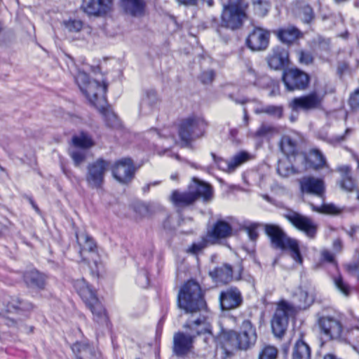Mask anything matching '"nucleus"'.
Masks as SVG:
<instances>
[{"mask_svg":"<svg viewBox=\"0 0 359 359\" xmlns=\"http://www.w3.org/2000/svg\"><path fill=\"white\" fill-rule=\"evenodd\" d=\"M69 154L76 167H79L87 158V153L83 150L70 149Z\"/></svg>","mask_w":359,"mask_h":359,"instance_id":"49530a36","label":"nucleus"},{"mask_svg":"<svg viewBox=\"0 0 359 359\" xmlns=\"http://www.w3.org/2000/svg\"><path fill=\"white\" fill-rule=\"evenodd\" d=\"M292 356V359H311V348L302 338L295 342Z\"/></svg>","mask_w":359,"mask_h":359,"instance_id":"72a5a7b5","label":"nucleus"},{"mask_svg":"<svg viewBox=\"0 0 359 359\" xmlns=\"http://www.w3.org/2000/svg\"><path fill=\"white\" fill-rule=\"evenodd\" d=\"M242 269L239 270L238 275L233 278V267L229 264H222L220 266L215 267L209 271V276L217 283L227 284L233 280H239L241 278Z\"/></svg>","mask_w":359,"mask_h":359,"instance_id":"aec40b11","label":"nucleus"},{"mask_svg":"<svg viewBox=\"0 0 359 359\" xmlns=\"http://www.w3.org/2000/svg\"><path fill=\"white\" fill-rule=\"evenodd\" d=\"M254 11L259 16H265L269 13L271 4L269 0H251Z\"/></svg>","mask_w":359,"mask_h":359,"instance_id":"a19ab883","label":"nucleus"},{"mask_svg":"<svg viewBox=\"0 0 359 359\" xmlns=\"http://www.w3.org/2000/svg\"><path fill=\"white\" fill-rule=\"evenodd\" d=\"M276 133L274 127L262 123L257 130L252 135L253 138L263 139L271 137Z\"/></svg>","mask_w":359,"mask_h":359,"instance_id":"c03bdc74","label":"nucleus"},{"mask_svg":"<svg viewBox=\"0 0 359 359\" xmlns=\"http://www.w3.org/2000/svg\"><path fill=\"white\" fill-rule=\"evenodd\" d=\"M189 188L194 195V201L202 199L205 203L211 201L213 198V189L210 184L201 181L196 178H193L192 182Z\"/></svg>","mask_w":359,"mask_h":359,"instance_id":"5701e85b","label":"nucleus"},{"mask_svg":"<svg viewBox=\"0 0 359 359\" xmlns=\"http://www.w3.org/2000/svg\"><path fill=\"white\" fill-rule=\"evenodd\" d=\"M159 184V182H154L152 183H149V184H146L143 188H142V190L144 192H147L149 191V189H150V187L152 185V186H156L157 184Z\"/></svg>","mask_w":359,"mask_h":359,"instance_id":"774afa93","label":"nucleus"},{"mask_svg":"<svg viewBox=\"0 0 359 359\" xmlns=\"http://www.w3.org/2000/svg\"><path fill=\"white\" fill-rule=\"evenodd\" d=\"M299 185L302 193L313 194L324 200L325 187L323 180L311 176L304 177L299 180Z\"/></svg>","mask_w":359,"mask_h":359,"instance_id":"412c9836","label":"nucleus"},{"mask_svg":"<svg viewBox=\"0 0 359 359\" xmlns=\"http://www.w3.org/2000/svg\"><path fill=\"white\" fill-rule=\"evenodd\" d=\"M75 81L91 104L97 108L106 104L107 83L105 79H102L100 81L98 79L90 80L86 72L79 71L75 76Z\"/></svg>","mask_w":359,"mask_h":359,"instance_id":"39448f33","label":"nucleus"},{"mask_svg":"<svg viewBox=\"0 0 359 359\" xmlns=\"http://www.w3.org/2000/svg\"><path fill=\"white\" fill-rule=\"evenodd\" d=\"M114 0H83L82 11L88 15L103 16L111 12Z\"/></svg>","mask_w":359,"mask_h":359,"instance_id":"f3484780","label":"nucleus"},{"mask_svg":"<svg viewBox=\"0 0 359 359\" xmlns=\"http://www.w3.org/2000/svg\"><path fill=\"white\" fill-rule=\"evenodd\" d=\"M277 172L283 177H287L291 175L297 173V170L292 166L288 160L278 161Z\"/></svg>","mask_w":359,"mask_h":359,"instance_id":"79ce46f5","label":"nucleus"},{"mask_svg":"<svg viewBox=\"0 0 359 359\" xmlns=\"http://www.w3.org/2000/svg\"><path fill=\"white\" fill-rule=\"evenodd\" d=\"M232 218H229V221L218 219L213 225L211 230L207 232V236L212 241V244H216L221 239L230 237L232 235V226L230 222Z\"/></svg>","mask_w":359,"mask_h":359,"instance_id":"4be33fe9","label":"nucleus"},{"mask_svg":"<svg viewBox=\"0 0 359 359\" xmlns=\"http://www.w3.org/2000/svg\"><path fill=\"white\" fill-rule=\"evenodd\" d=\"M105 104L100 105L97 109L102 114L107 126L116 128L119 126V121L116 115L110 109L106 108Z\"/></svg>","mask_w":359,"mask_h":359,"instance_id":"4c0bfd02","label":"nucleus"},{"mask_svg":"<svg viewBox=\"0 0 359 359\" xmlns=\"http://www.w3.org/2000/svg\"><path fill=\"white\" fill-rule=\"evenodd\" d=\"M333 283L335 288L344 297H348L352 292L353 288L351 285L345 281L341 274L334 276L332 278Z\"/></svg>","mask_w":359,"mask_h":359,"instance_id":"58836bf2","label":"nucleus"},{"mask_svg":"<svg viewBox=\"0 0 359 359\" xmlns=\"http://www.w3.org/2000/svg\"><path fill=\"white\" fill-rule=\"evenodd\" d=\"M176 1L180 5L189 6L196 5L198 0H176Z\"/></svg>","mask_w":359,"mask_h":359,"instance_id":"0e129e2a","label":"nucleus"},{"mask_svg":"<svg viewBox=\"0 0 359 359\" xmlns=\"http://www.w3.org/2000/svg\"><path fill=\"white\" fill-rule=\"evenodd\" d=\"M212 244V241L208 237L207 235L201 237L199 240L192 243L186 250L188 254L198 256L202 254L204 250Z\"/></svg>","mask_w":359,"mask_h":359,"instance_id":"c9c22d12","label":"nucleus"},{"mask_svg":"<svg viewBox=\"0 0 359 359\" xmlns=\"http://www.w3.org/2000/svg\"><path fill=\"white\" fill-rule=\"evenodd\" d=\"M358 231H359V226H351L350 229L347 231V233L350 237L353 238Z\"/></svg>","mask_w":359,"mask_h":359,"instance_id":"69168bd1","label":"nucleus"},{"mask_svg":"<svg viewBox=\"0 0 359 359\" xmlns=\"http://www.w3.org/2000/svg\"><path fill=\"white\" fill-rule=\"evenodd\" d=\"M207 123L201 116H190L183 119L179 126V135L185 145L192 139L199 137L204 133Z\"/></svg>","mask_w":359,"mask_h":359,"instance_id":"1a4fd4ad","label":"nucleus"},{"mask_svg":"<svg viewBox=\"0 0 359 359\" xmlns=\"http://www.w3.org/2000/svg\"><path fill=\"white\" fill-rule=\"evenodd\" d=\"M63 25L68 32L75 33L80 32L83 27V22L79 20L70 19L69 20L65 21Z\"/></svg>","mask_w":359,"mask_h":359,"instance_id":"de8ad7c7","label":"nucleus"},{"mask_svg":"<svg viewBox=\"0 0 359 359\" xmlns=\"http://www.w3.org/2000/svg\"><path fill=\"white\" fill-rule=\"evenodd\" d=\"M72 144L75 148L88 149L95 145V142L90 135L85 132H81L72 137Z\"/></svg>","mask_w":359,"mask_h":359,"instance_id":"f704fd0d","label":"nucleus"},{"mask_svg":"<svg viewBox=\"0 0 359 359\" xmlns=\"http://www.w3.org/2000/svg\"><path fill=\"white\" fill-rule=\"evenodd\" d=\"M11 308L18 311L27 312L34 309V305L27 301H24L18 297L13 298L9 303Z\"/></svg>","mask_w":359,"mask_h":359,"instance_id":"37998d69","label":"nucleus"},{"mask_svg":"<svg viewBox=\"0 0 359 359\" xmlns=\"http://www.w3.org/2000/svg\"><path fill=\"white\" fill-rule=\"evenodd\" d=\"M323 101V95L312 92L306 95L293 98L290 102L289 107L292 111H311L321 108Z\"/></svg>","mask_w":359,"mask_h":359,"instance_id":"4468645a","label":"nucleus"},{"mask_svg":"<svg viewBox=\"0 0 359 359\" xmlns=\"http://www.w3.org/2000/svg\"><path fill=\"white\" fill-rule=\"evenodd\" d=\"M221 26L232 31L240 29L248 19V4L244 0H221Z\"/></svg>","mask_w":359,"mask_h":359,"instance_id":"f03ea898","label":"nucleus"},{"mask_svg":"<svg viewBox=\"0 0 359 359\" xmlns=\"http://www.w3.org/2000/svg\"><path fill=\"white\" fill-rule=\"evenodd\" d=\"M219 304L222 310H231L239 307L243 303L241 291L236 287H230L219 294Z\"/></svg>","mask_w":359,"mask_h":359,"instance_id":"a211bd4d","label":"nucleus"},{"mask_svg":"<svg viewBox=\"0 0 359 359\" xmlns=\"http://www.w3.org/2000/svg\"><path fill=\"white\" fill-rule=\"evenodd\" d=\"M215 72L212 69L204 71L200 76V80L203 84H210L215 79Z\"/></svg>","mask_w":359,"mask_h":359,"instance_id":"864d4df0","label":"nucleus"},{"mask_svg":"<svg viewBox=\"0 0 359 359\" xmlns=\"http://www.w3.org/2000/svg\"><path fill=\"white\" fill-rule=\"evenodd\" d=\"M206 326V319L204 316L186 323L183 327L190 330V332L178 331L174 334L172 346L173 355L179 358H185L193 353L196 337L203 332L210 333Z\"/></svg>","mask_w":359,"mask_h":359,"instance_id":"f257e3e1","label":"nucleus"},{"mask_svg":"<svg viewBox=\"0 0 359 359\" xmlns=\"http://www.w3.org/2000/svg\"><path fill=\"white\" fill-rule=\"evenodd\" d=\"M110 167V163L103 158H98L86 167V182L91 189H101L104 183V176Z\"/></svg>","mask_w":359,"mask_h":359,"instance_id":"9d476101","label":"nucleus"},{"mask_svg":"<svg viewBox=\"0 0 359 359\" xmlns=\"http://www.w3.org/2000/svg\"><path fill=\"white\" fill-rule=\"evenodd\" d=\"M263 112L280 118L283 116V107L280 106L269 105L263 109Z\"/></svg>","mask_w":359,"mask_h":359,"instance_id":"09e8293b","label":"nucleus"},{"mask_svg":"<svg viewBox=\"0 0 359 359\" xmlns=\"http://www.w3.org/2000/svg\"><path fill=\"white\" fill-rule=\"evenodd\" d=\"M126 13L133 17H142L144 14L145 3L143 0H121Z\"/></svg>","mask_w":359,"mask_h":359,"instance_id":"cd10ccee","label":"nucleus"},{"mask_svg":"<svg viewBox=\"0 0 359 359\" xmlns=\"http://www.w3.org/2000/svg\"><path fill=\"white\" fill-rule=\"evenodd\" d=\"M321 261L330 264H336L334 255L328 250H323L320 252Z\"/></svg>","mask_w":359,"mask_h":359,"instance_id":"6e6d98bb","label":"nucleus"},{"mask_svg":"<svg viewBox=\"0 0 359 359\" xmlns=\"http://www.w3.org/2000/svg\"><path fill=\"white\" fill-rule=\"evenodd\" d=\"M294 13L297 18L304 23H310L315 17L313 8L304 1H297L295 3Z\"/></svg>","mask_w":359,"mask_h":359,"instance_id":"c85d7f7f","label":"nucleus"},{"mask_svg":"<svg viewBox=\"0 0 359 359\" xmlns=\"http://www.w3.org/2000/svg\"><path fill=\"white\" fill-rule=\"evenodd\" d=\"M215 162L218 167L224 171L231 172L238 167L251 159V156L247 151H240L236 154L231 160L226 161L221 158H217L215 154H211Z\"/></svg>","mask_w":359,"mask_h":359,"instance_id":"6ab92c4d","label":"nucleus"},{"mask_svg":"<svg viewBox=\"0 0 359 359\" xmlns=\"http://www.w3.org/2000/svg\"><path fill=\"white\" fill-rule=\"evenodd\" d=\"M257 224H251L248 226L245 227V230L248 233L249 238L252 241H255L258 237V232L257 231Z\"/></svg>","mask_w":359,"mask_h":359,"instance_id":"13d9d810","label":"nucleus"},{"mask_svg":"<svg viewBox=\"0 0 359 359\" xmlns=\"http://www.w3.org/2000/svg\"><path fill=\"white\" fill-rule=\"evenodd\" d=\"M282 80L287 90H302L308 87L310 77L306 72L292 68L283 72Z\"/></svg>","mask_w":359,"mask_h":359,"instance_id":"f8f14e48","label":"nucleus"},{"mask_svg":"<svg viewBox=\"0 0 359 359\" xmlns=\"http://www.w3.org/2000/svg\"><path fill=\"white\" fill-rule=\"evenodd\" d=\"M73 285L86 305L91 311L95 320L97 322L105 321L107 318L105 309L99 301L95 291L83 278L74 280Z\"/></svg>","mask_w":359,"mask_h":359,"instance_id":"0eeeda50","label":"nucleus"},{"mask_svg":"<svg viewBox=\"0 0 359 359\" xmlns=\"http://www.w3.org/2000/svg\"><path fill=\"white\" fill-rule=\"evenodd\" d=\"M135 168L129 158H121L114 163L111 167L114 178L121 184H128L133 179Z\"/></svg>","mask_w":359,"mask_h":359,"instance_id":"ddd939ff","label":"nucleus"},{"mask_svg":"<svg viewBox=\"0 0 359 359\" xmlns=\"http://www.w3.org/2000/svg\"><path fill=\"white\" fill-rule=\"evenodd\" d=\"M305 160L310 168L313 170H318L328 168L325 156L318 149H311L305 156Z\"/></svg>","mask_w":359,"mask_h":359,"instance_id":"bb28decb","label":"nucleus"},{"mask_svg":"<svg viewBox=\"0 0 359 359\" xmlns=\"http://www.w3.org/2000/svg\"><path fill=\"white\" fill-rule=\"evenodd\" d=\"M157 102V95L156 91L151 90L145 93V97L143 99V102L150 105L154 104Z\"/></svg>","mask_w":359,"mask_h":359,"instance_id":"5fc2aeb1","label":"nucleus"},{"mask_svg":"<svg viewBox=\"0 0 359 359\" xmlns=\"http://www.w3.org/2000/svg\"><path fill=\"white\" fill-rule=\"evenodd\" d=\"M284 217L297 230L303 232L309 238H316L318 225L311 217L293 210L287 211Z\"/></svg>","mask_w":359,"mask_h":359,"instance_id":"9b49d317","label":"nucleus"},{"mask_svg":"<svg viewBox=\"0 0 359 359\" xmlns=\"http://www.w3.org/2000/svg\"><path fill=\"white\" fill-rule=\"evenodd\" d=\"M46 279L45 274L36 269L27 271L23 275L25 285L27 287L33 290H44L46 285Z\"/></svg>","mask_w":359,"mask_h":359,"instance_id":"b1692460","label":"nucleus"},{"mask_svg":"<svg viewBox=\"0 0 359 359\" xmlns=\"http://www.w3.org/2000/svg\"><path fill=\"white\" fill-rule=\"evenodd\" d=\"M318 325L321 333L330 339L341 337L343 326L338 318L332 316H323L318 319Z\"/></svg>","mask_w":359,"mask_h":359,"instance_id":"dca6fc26","label":"nucleus"},{"mask_svg":"<svg viewBox=\"0 0 359 359\" xmlns=\"http://www.w3.org/2000/svg\"><path fill=\"white\" fill-rule=\"evenodd\" d=\"M310 205L313 211L320 214L338 215L342 212V208L337 206L334 203H323L320 206L311 203Z\"/></svg>","mask_w":359,"mask_h":359,"instance_id":"e433bc0d","label":"nucleus"},{"mask_svg":"<svg viewBox=\"0 0 359 359\" xmlns=\"http://www.w3.org/2000/svg\"><path fill=\"white\" fill-rule=\"evenodd\" d=\"M281 151L287 156H294L297 154V142L290 135H283L279 142Z\"/></svg>","mask_w":359,"mask_h":359,"instance_id":"473e14b6","label":"nucleus"},{"mask_svg":"<svg viewBox=\"0 0 359 359\" xmlns=\"http://www.w3.org/2000/svg\"><path fill=\"white\" fill-rule=\"evenodd\" d=\"M339 186L341 189L347 192L353 191L355 187L352 176L344 180H341L339 181Z\"/></svg>","mask_w":359,"mask_h":359,"instance_id":"8fccbe9b","label":"nucleus"},{"mask_svg":"<svg viewBox=\"0 0 359 359\" xmlns=\"http://www.w3.org/2000/svg\"><path fill=\"white\" fill-rule=\"evenodd\" d=\"M294 312V306L285 300L280 301L271 320L273 335L282 339L288 326L289 316Z\"/></svg>","mask_w":359,"mask_h":359,"instance_id":"6e6552de","label":"nucleus"},{"mask_svg":"<svg viewBox=\"0 0 359 359\" xmlns=\"http://www.w3.org/2000/svg\"><path fill=\"white\" fill-rule=\"evenodd\" d=\"M243 79L248 84L257 85L258 83V74L250 62L245 63Z\"/></svg>","mask_w":359,"mask_h":359,"instance_id":"ea45409f","label":"nucleus"},{"mask_svg":"<svg viewBox=\"0 0 359 359\" xmlns=\"http://www.w3.org/2000/svg\"><path fill=\"white\" fill-rule=\"evenodd\" d=\"M288 51L282 47H276L267 57L268 65L274 70L281 69L288 62Z\"/></svg>","mask_w":359,"mask_h":359,"instance_id":"393cba45","label":"nucleus"},{"mask_svg":"<svg viewBox=\"0 0 359 359\" xmlns=\"http://www.w3.org/2000/svg\"><path fill=\"white\" fill-rule=\"evenodd\" d=\"M297 54L299 62L301 64L309 65L313 62V57L311 53L304 50H299Z\"/></svg>","mask_w":359,"mask_h":359,"instance_id":"3c124183","label":"nucleus"},{"mask_svg":"<svg viewBox=\"0 0 359 359\" xmlns=\"http://www.w3.org/2000/svg\"><path fill=\"white\" fill-rule=\"evenodd\" d=\"M266 234L270 238L271 245L276 249L289 250L292 258L298 264H302L299 243L297 240L288 237L284 231L276 224L264 225Z\"/></svg>","mask_w":359,"mask_h":359,"instance_id":"423d86ee","label":"nucleus"},{"mask_svg":"<svg viewBox=\"0 0 359 359\" xmlns=\"http://www.w3.org/2000/svg\"><path fill=\"white\" fill-rule=\"evenodd\" d=\"M278 351L276 347L271 345L264 346L259 353L258 359H276Z\"/></svg>","mask_w":359,"mask_h":359,"instance_id":"a18cd8bd","label":"nucleus"},{"mask_svg":"<svg viewBox=\"0 0 359 359\" xmlns=\"http://www.w3.org/2000/svg\"><path fill=\"white\" fill-rule=\"evenodd\" d=\"M332 248L337 252H339L342 250L343 244L340 238H336L334 240L332 243Z\"/></svg>","mask_w":359,"mask_h":359,"instance_id":"680f3d73","label":"nucleus"},{"mask_svg":"<svg viewBox=\"0 0 359 359\" xmlns=\"http://www.w3.org/2000/svg\"><path fill=\"white\" fill-rule=\"evenodd\" d=\"M134 210L139 217H145L149 214V208L144 203H138L135 205Z\"/></svg>","mask_w":359,"mask_h":359,"instance_id":"4d7b16f0","label":"nucleus"},{"mask_svg":"<svg viewBox=\"0 0 359 359\" xmlns=\"http://www.w3.org/2000/svg\"><path fill=\"white\" fill-rule=\"evenodd\" d=\"M351 334L353 337H356V341H357V343L359 345V328L358 327H355V328L351 330Z\"/></svg>","mask_w":359,"mask_h":359,"instance_id":"338daca9","label":"nucleus"},{"mask_svg":"<svg viewBox=\"0 0 359 359\" xmlns=\"http://www.w3.org/2000/svg\"><path fill=\"white\" fill-rule=\"evenodd\" d=\"M171 202L178 208H184L193 204L194 195L192 194L190 189L188 191L180 192L177 190L172 191L170 196Z\"/></svg>","mask_w":359,"mask_h":359,"instance_id":"7c9ffc66","label":"nucleus"},{"mask_svg":"<svg viewBox=\"0 0 359 359\" xmlns=\"http://www.w3.org/2000/svg\"><path fill=\"white\" fill-rule=\"evenodd\" d=\"M301 32L293 26L279 29L276 32L278 39L283 43L290 44L299 39Z\"/></svg>","mask_w":359,"mask_h":359,"instance_id":"2f4dec72","label":"nucleus"},{"mask_svg":"<svg viewBox=\"0 0 359 359\" xmlns=\"http://www.w3.org/2000/svg\"><path fill=\"white\" fill-rule=\"evenodd\" d=\"M345 270L359 280V262H351L344 265Z\"/></svg>","mask_w":359,"mask_h":359,"instance_id":"603ef678","label":"nucleus"},{"mask_svg":"<svg viewBox=\"0 0 359 359\" xmlns=\"http://www.w3.org/2000/svg\"><path fill=\"white\" fill-rule=\"evenodd\" d=\"M349 104L353 109L359 108V89H356L350 96Z\"/></svg>","mask_w":359,"mask_h":359,"instance_id":"052dcab7","label":"nucleus"},{"mask_svg":"<svg viewBox=\"0 0 359 359\" xmlns=\"http://www.w3.org/2000/svg\"><path fill=\"white\" fill-rule=\"evenodd\" d=\"M93 264L95 265V268H93L89 263L91 273L93 276L97 277L99 276V266L101 265V264L97 259L93 260Z\"/></svg>","mask_w":359,"mask_h":359,"instance_id":"e2e57ef3","label":"nucleus"},{"mask_svg":"<svg viewBox=\"0 0 359 359\" xmlns=\"http://www.w3.org/2000/svg\"><path fill=\"white\" fill-rule=\"evenodd\" d=\"M220 339L225 349L247 350L256 343V329L250 320H245L242 323L238 333L232 330H224L220 334Z\"/></svg>","mask_w":359,"mask_h":359,"instance_id":"7ed1b4c3","label":"nucleus"},{"mask_svg":"<svg viewBox=\"0 0 359 359\" xmlns=\"http://www.w3.org/2000/svg\"><path fill=\"white\" fill-rule=\"evenodd\" d=\"M177 306L187 313H194L206 309L200 285L190 280L186 282L179 290Z\"/></svg>","mask_w":359,"mask_h":359,"instance_id":"20e7f679","label":"nucleus"},{"mask_svg":"<svg viewBox=\"0 0 359 359\" xmlns=\"http://www.w3.org/2000/svg\"><path fill=\"white\" fill-rule=\"evenodd\" d=\"M337 171L341 175V180L351 177V168L349 165H343L337 168Z\"/></svg>","mask_w":359,"mask_h":359,"instance_id":"bf43d9fd","label":"nucleus"},{"mask_svg":"<svg viewBox=\"0 0 359 359\" xmlns=\"http://www.w3.org/2000/svg\"><path fill=\"white\" fill-rule=\"evenodd\" d=\"M294 303L299 309H305L314 301V294L305 287L299 286L293 294Z\"/></svg>","mask_w":359,"mask_h":359,"instance_id":"a878e982","label":"nucleus"},{"mask_svg":"<svg viewBox=\"0 0 359 359\" xmlns=\"http://www.w3.org/2000/svg\"><path fill=\"white\" fill-rule=\"evenodd\" d=\"M76 241L80 246V254L83 255L86 252L94 253L97 252V245L92 237L86 232H79L76 233Z\"/></svg>","mask_w":359,"mask_h":359,"instance_id":"c756f323","label":"nucleus"},{"mask_svg":"<svg viewBox=\"0 0 359 359\" xmlns=\"http://www.w3.org/2000/svg\"><path fill=\"white\" fill-rule=\"evenodd\" d=\"M269 39V30L261 27H255L249 33L245 44L252 51H263L268 48Z\"/></svg>","mask_w":359,"mask_h":359,"instance_id":"2eb2a0df","label":"nucleus"}]
</instances>
